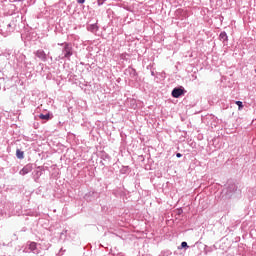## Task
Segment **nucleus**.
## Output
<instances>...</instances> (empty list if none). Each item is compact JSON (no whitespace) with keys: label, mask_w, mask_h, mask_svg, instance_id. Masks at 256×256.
<instances>
[{"label":"nucleus","mask_w":256,"mask_h":256,"mask_svg":"<svg viewBox=\"0 0 256 256\" xmlns=\"http://www.w3.org/2000/svg\"><path fill=\"white\" fill-rule=\"evenodd\" d=\"M60 47H62V53L59 55V59H67L71 61V57H73V44L69 42L58 43Z\"/></svg>","instance_id":"f257e3e1"},{"label":"nucleus","mask_w":256,"mask_h":256,"mask_svg":"<svg viewBox=\"0 0 256 256\" xmlns=\"http://www.w3.org/2000/svg\"><path fill=\"white\" fill-rule=\"evenodd\" d=\"M25 253H34V255H39L41 250L37 246V242H29L28 248L24 250Z\"/></svg>","instance_id":"f03ea898"},{"label":"nucleus","mask_w":256,"mask_h":256,"mask_svg":"<svg viewBox=\"0 0 256 256\" xmlns=\"http://www.w3.org/2000/svg\"><path fill=\"white\" fill-rule=\"evenodd\" d=\"M171 95L174 97V99H179V97L185 95V88H183V86L176 87L172 90Z\"/></svg>","instance_id":"7ed1b4c3"},{"label":"nucleus","mask_w":256,"mask_h":256,"mask_svg":"<svg viewBox=\"0 0 256 256\" xmlns=\"http://www.w3.org/2000/svg\"><path fill=\"white\" fill-rule=\"evenodd\" d=\"M33 171V164H26L20 171L19 175H22V177H25V175H29Z\"/></svg>","instance_id":"20e7f679"},{"label":"nucleus","mask_w":256,"mask_h":256,"mask_svg":"<svg viewBox=\"0 0 256 256\" xmlns=\"http://www.w3.org/2000/svg\"><path fill=\"white\" fill-rule=\"evenodd\" d=\"M84 199L88 202L95 201L97 199V192L90 191L85 196Z\"/></svg>","instance_id":"39448f33"},{"label":"nucleus","mask_w":256,"mask_h":256,"mask_svg":"<svg viewBox=\"0 0 256 256\" xmlns=\"http://www.w3.org/2000/svg\"><path fill=\"white\" fill-rule=\"evenodd\" d=\"M36 57H38V59H40L41 61H47V54L45 53L44 50H37L35 52Z\"/></svg>","instance_id":"423d86ee"},{"label":"nucleus","mask_w":256,"mask_h":256,"mask_svg":"<svg viewBox=\"0 0 256 256\" xmlns=\"http://www.w3.org/2000/svg\"><path fill=\"white\" fill-rule=\"evenodd\" d=\"M237 191V186L235 184H229L226 188V195H231Z\"/></svg>","instance_id":"0eeeda50"},{"label":"nucleus","mask_w":256,"mask_h":256,"mask_svg":"<svg viewBox=\"0 0 256 256\" xmlns=\"http://www.w3.org/2000/svg\"><path fill=\"white\" fill-rule=\"evenodd\" d=\"M39 119L42 121H49L50 119H53V115L51 113L39 114Z\"/></svg>","instance_id":"6e6552de"},{"label":"nucleus","mask_w":256,"mask_h":256,"mask_svg":"<svg viewBox=\"0 0 256 256\" xmlns=\"http://www.w3.org/2000/svg\"><path fill=\"white\" fill-rule=\"evenodd\" d=\"M34 176H35V180L37 181V179H39L41 177V175H43V167L42 166H38L37 170L34 171Z\"/></svg>","instance_id":"1a4fd4ad"},{"label":"nucleus","mask_w":256,"mask_h":256,"mask_svg":"<svg viewBox=\"0 0 256 256\" xmlns=\"http://www.w3.org/2000/svg\"><path fill=\"white\" fill-rule=\"evenodd\" d=\"M87 30L90 31V33H97V31H99V27L97 26V24H90L87 27Z\"/></svg>","instance_id":"9d476101"},{"label":"nucleus","mask_w":256,"mask_h":256,"mask_svg":"<svg viewBox=\"0 0 256 256\" xmlns=\"http://www.w3.org/2000/svg\"><path fill=\"white\" fill-rule=\"evenodd\" d=\"M219 39L220 41H223V42L229 41V36H227V32L225 31L221 32L219 35Z\"/></svg>","instance_id":"9b49d317"},{"label":"nucleus","mask_w":256,"mask_h":256,"mask_svg":"<svg viewBox=\"0 0 256 256\" xmlns=\"http://www.w3.org/2000/svg\"><path fill=\"white\" fill-rule=\"evenodd\" d=\"M16 157H17V159H25V152L21 151L20 149H17Z\"/></svg>","instance_id":"f8f14e48"},{"label":"nucleus","mask_w":256,"mask_h":256,"mask_svg":"<svg viewBox=\"0 0 256 256\" xmlns=\"http://www.w3.org/2000/svg\"><path fill=\"white\" fill-rule=\"evenodd\" d=\"M128 72L130 73V77H132V78L137 77V70H135V68L129 67Z\"/></svg>","instance_id":"ddd939ff"},{"label":"nucleus","mask_w":256,"mask_h":256,"mask_svg":"<svg viewBox=\"0 0 256 256\" xmlns=\"http://www.w3.org/2000/svg\"><path fill=\"white\" fill-rule=\"evenodd\" d=\"M121 175H127L129 173V166H124L120 170Z\"/></svg>","instance_id":"4468645a"},{"label":"nucleus","mask_w":256,"mask_h":256,"mask_svg":"<svg viewBox=\"0 0 256 256\" xmlns=\"http://www.w3.org/2000/svg\"><path fill=\"white\" fill-rule=\"evenodd\" d=\"M235 103L238 106L239 111H241V109H243V102L238 100Z\"/></svg>","instance_id":"2eb2a0df"},{"label":"nucleus","mask_w":256,"mask_h":256,"mask_svg":"<svg viewBox=\"0 0 256 256\" xmlns=\"http://www.w3.org/2000/svg\"><path fill=\"white\" fill-rule=\"evenodd\" d=\"M181 249H189V245L187 244V242H182L181 243Z\"/></svg>","instance_id":"dca6fc26"},{"label":"nucleus","mask_w":256,"mask_h":256,"mask_svg":"<svg viewBox=\"0 0 256 256\" xmlns=\"http://www.w3.org/2000/svg\"><path fill=\"white\" fill-rule=\"evenodd\" d=\"M107 0H97L98 6L101 7Z\"/></svg>","instance_id":"f3484780"},{"label":"nucleus","mask_w":256,"mask_h":256,"mask_svg":"<svg viewBox=\"0 0 256 256\" xmlns=\"http://www.w3.org/2000/svg\"><path fill=\"white\" fill-rule=\"evenodd\" d=\"M176 157H177L178 159H181V157H183V154H181V153H176Z\"/></svg>","instance_id":"a211bd4d"},{"label":"nucleus","mask_w":256,"mask_h":256,"mask_svg":"<svg viewBox=\"0 0 256 256\" xmlns=\"http://www.w3.org/2000/svg\"><path fill=\"white\" fill-rule=\"evenodd\" d=\"M77 3H79L80 5H83V3H85V0H77Z\"/></svg>","instance_id":"6ab92c4d"},{"label":"nucleus","mask_w":256,"mask_h":256,"mask_svg":"<svg viewBox=\"0 0 256 256\" xmlns=\"http://www.w3.org/2000/svg\"><path fill=\"white\" fill-rule=\"evenodd\" d=\"M152 77H155V71H151Z\"/></svg>","instance_id":"aec40b11"},{"label":"nucleus","mask_w":256,"mask_h":256,"mask_svg":"<svg viewBox=\"0 0 256 256\" xmlns=\"http://www.w3.org/2000/svg\"><path fill=\"white\" fill-rule=\"evenodd\" d=\"M169 255H171V252H170V251L167 252L166 256H169Z\"/></svg>","instance_id":"412c9836"},{"label":"nucleus","mask_w":256,"mask_h":256,"mask_svg":"<svg viewBox=\"0 0 256 256\" xmlns=\"http://www.w3.org/2000/svg\"><path fill=\"white\" fill-rule=\"evenodd\" d=\"M8 27H11V24H8Z\"/></svg>","instance_id":"4be33fe9"}]
</instances>
